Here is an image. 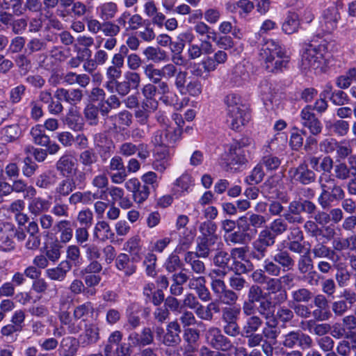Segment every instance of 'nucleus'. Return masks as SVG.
I'll return each instance as SVG.
<instances>
[{"instance_id":"obj_19","label":"nucleus","mask_w":356,"mask_h":356,"mask_svg":"<svg viewBox=\"0 0 356 356\" xmlns=\"http://www.w3.org/2000/svg\"><path fill=\"white\" fill-rule=\"evenodd\" d=\"M341 19L339 8L332 5L326 8L322 15V26L325 31L331 33L337 27V24Z\"/></svg>"},{"instance_id":"obj_43","label":"nucleus","mask_w":356,"mask_h":356,"mask_svg":"<svg viewBox=\"0 0 356 356\" xmlns=\"http://www.w3.org/2000/svg\"><path fill=\"white\" fill-rule=\"evenodd\" d=\"M261 191L268 198H280V192L277 189V181L273 177L267 179L261 186Z\"/></svg>"},{"instance_id":"obj_33","label":"nucleus","mask_w":356,"mask_h":356,"mask_svg":"<svg viewBox=\"0 0 356 356\" xmlns=\"http://www.w3.org/2000/svg\"><path fill=\"white\" fill-rule=\"evenodd\" d=\"M21 136V130L18 124L6 126L0 130V140L4 143H12Z\"/></svg>"},{"instance_id":"obj_14","label":"nucleus","mask_w":356,"mask_h":356,"mask_svg":"<svg viewBox=\"0 0 356 356\" xmlns=\"http://www.w3.org/2000/svg\"><path fill=\"white\" fill-rule=\"evenodd\" d=\"M136 152L138 157L142 160H146L150 155L147 145L140 143L138 145L131 142H124L119 145L118 153L121 156L130 157L134 156Z\"/></svg>"},{"instance_id":"obj_41","label":"nucleus","mask_w":356,"mask_h":356,"mask_svg":"<svg viewBox=\"0 0 356 356\" xmlns=\"http://www.w3.org/2000/svg\"><path fill=\"white\" fill-rule=\"evenodd\" d=\"M31 136L33 143L38 145H47L49 142V137L45 134L44 127L41 124H36L31 130Z\"/></svg>"},{"instance_id":"obj_42","label":"nucleus","mask_w":356,"mask_h":356,"mask_svg":"<svg viewBox=\"0 0 356 356\" xmlns=\"http://www.w3.org/2000/svg\"><path fill=\"white\" fill-rule=\"evenodd\" d=\"M143 54L148 60H152L156 63L168 59L167 52L159 47H148L144 50Z\"/></svg>"},{"instance_id":"obj_17","label":"nucleus","mask_w":356,"mask_h":356,"mask_svg":"<svg viewBox=\"0 0 356 356\" xmlns=\"http://www.w3.org/2000/svg\"><path fill=\"white\" fill-rule=\"evenodd\" d=\"M54 97L58 100H63L69 104L71 107H74L82 101L83 91L80 88L66 89L58 88L55 91Z\"/></svg>"},{"instance_id":"obj_4","label":"nucleus","mask_w":356,"mask_h":356,"mask_svg":"<svg viewBox=\"0 0 356 356\" xmlns=\"http://www.w3.org/2000/svg\"><path fill=\"white\" fill-rule=\"evenodd\" d=\"M327 52V43L321 40L319 44L312 40L302 53L300 67L304 72L322 68L325 63V55Z\"/></svg>"},{"instance_id":"obj_64","label":"nucleus","mask_w":356,"mask_h":356,"mask_svg":"<svg viewBox=\"0 0 356 356\" xmlns=\"http://www.w3.org/2000/svg\"><path fill=\"white\" fill-rule=\"evenodd\" d=\"M164 132L168 139L169 145H174L181 138L182 130L180 127H168L165 129Z\"/></svg>"},{"instance_id":"obj_6","label":"nucleus","mask_w":356,"mask_h":356,"mask_svg":"<svg viewBox=\"0 0 356 356\" xmlns=\"http://www.w3.org/2000/svg\"><path fill=\"white\" fill-rule=\"evenodd\" d=\"M316 209V205L309 200H294L289 203L283 217L289 224L300 225L305 222L302 213L313 215Z\"/></svg>"},{"instance_id":"obj_52","label":"nucleus","mask_w":356,"mask_h":356,"mask_svg":"<svg viewBox=\"0 0 356 356\" xmlns=\"http://www.w3.org/2000/svg\"><path fill=\"white\" fill-rule=\"evenodd\" d=\"M248 236V234L245 232H243L241 230L233 231L232 232L225 234L224 238L225 242L228 245H235V244H243L246 238Z\"/></svg>"},{"instance_id":"obj_34","label":"nucleus","mask_w":356,"mask_h":356,"mask_svg":"<svg viewBox=\"0 0 356 356\" xmlns=\"http://www.w3.org/2000/svg\"><path fill=\"white\" fill-rule=\"evenodd\" d=\"M115 234L111 230L108 223L104 220L99 221L94 229V236L100 241H105L113 239Z\"/></svg>"},{"instance_id":"obj_25","label":"nucleus","mask_w":356,"mask_h":356,"mask_svg":"<svg viewBox=\"0 0 356 356\" xmlns=\"http://www.w3.org/2000/svg\"><path fill=\"white\" fill-rule=\"evenodd\" d=\"M54 230L60 233L59 240L60 243H67L71 241L73 236L72 222L68 220H61L56 222Z\"/></svg>"},{"instance_id":"obj_55","label":"nucleus","mask_w":356,"mask_h":356,"mask_svg":"<svg viewBox=\"0 0 356 356\" xmlns=\"http://www.w3.org/2000/svg\"><path fill=\"white\" fill-rule=\"evenodd\" d=\"M100 31L106 37H115L120 33L119 26L111 20H103Z\"/></svg>"},{"instance_id":"obj_20","label":"nucleus","mask_w":356,"mask_h":356,"mask_svg":"<svg viewBox=\"0 0 356 356\" xmlns=\"http://www.w3.org/2000/svg\"><path fill=\"white\" fill-rule=\"evenodd\" d=\"M76 163L74 156L70 153L62 155L56 163V169L63 177L72 176Z\"/></svg>"},{"instance_id":"obj_35","label":"nucleus","mask_w":356,"mask_h":356,"mask_svg":"<svg viewBox=\"0 0 356 356\" xmlns=\"http://www.w3.org/2000/svg\"><path fill=\"white\" fill-rule=\"evenodd\" d=\"M92 196L93 199L98 198L96 194H92L90 191H76L74 193L72 192L69 195L68 202L72 206H76L78 204H90L92 201L91 198Z\"/></svg>"},{"instance_id":"obj_50","label":"nucleus","mask_w":356,"mask_h":356,"mask_svg":"<svg viewBox=\"0 0 356 356\" xmlns=\"http://www.w3.org/2000/svg\"><path fill=\"white\" fill-rule=\"evenodd\" d=\"M259 163L263 167L266 168L267 171H273L278 169L281 165L282 160L274 154H268L262 157Z\"/></svg>"},{"instance_id":"obj_36","label":"nucleus","mask_w":356,"mask_h":356,"mask_svg":"<svg viewBox=\"0 0 356 356\" xmlns=\"http://www.w3.org/2000/svg\"><path fill=\"white\" fill-rule=\"evenodd\" d=\"M12 187L13 191L17 193H23L24 198L33 197L36 195L35 188L31 185H28L22 179H17L13 181Z\"/></svg>"},{"instance_id":"obj_60","label":"nucleus","mask_w":356,"mask_h":356,"mask_svg":"<svg viewBox=\"0 0 356 356\" xmlns=\"http://www.w3.org/2000/svg\"><path fill=\"white\" fill-rule=\"evenodd\" d=\"M263 269L265 273H267L269 277H278L280 273L282 268L277 263L274 261L272 259L270 260L269 259H266L264 262Z\"/></svg>"},{"instance_id":"obj_56","label":"nucleus","mask_w":356,"mask_h":356,"mask_svg":"<svg viewBox=\"0 0 356 356\" xmlns=\"http://www.w3.org/2000/svg\"><path fill=\"white\" fill-rule=\"evenodd\" d=\"M144 74L154 84L159 82L163 78L161 69L156 68L153 64H148L144 67Z\"/></svg>"},{"instance_id":"obj_39","label":"nucleus","mask_w":356,"mask_h":356,"mask_svg":"<svg viewBox=\"0 0 356 356\" xmlns=\"http://www.w3.org/2000/svg\"><path fill=\"white\" fill-rule=\"evenodd\" d=\"M199 231L200 235L197 238L218 239V236L216 234L217 225L211 220L202 222L200 225Z\"/></svg>"},{"instance_id":"obj_23","label":"nucleus","mask_w":356,"mask_h":356,"mask_svg":"<svg viewBox=\"0 0 356 356\" xmlns=\"http://www.w3.org/2000/svg\"><path fill=\"white\" fill-rule=\"evenodd\" d=\"M273 259L277 264L283 271L293 270L295 266V261L290 252L284 249L277 250L272 256Z\"/></svg>"},{"instance_id":"obj_29","label":"nucleus","mask_w":356,"mask_h":356,"mask_svg":"<svg viewBox=\"0 0 356 356\" xmlns=\"http://www.w3.org/2000/svg\"><path fill=\"white\" fill-rule=\"evenodd\" d=\"M51 206V202L42 197H34L29 202L28 209L29 212L35 216H40L48 211Z\"/></svg>"},{"instance_id":"obj_12","label":"nucleus","mask_w":356,"mask_h":356,"mask_svg":"<svg viewBox=\"0 0 356 356\" xmlns=\"http://www.w3.org/2000/svg\"><path fill=\"white\" fill-rule=\"evenodd\" d=\"M302 125L308 129L313 136L320 134L323 129V125L314 112H312L310 106H305L300 114Z\"/></svg>"},{"instance_id":"obj_46","label":"nucleus","mask_w":356,"mask_h":356,"mask_svg":"<svg viewBox=\"0 0 356 356\" xmlns=\"http://www.w3.org/2000/svg\"><path fill=\"white\" fill-rule=\"evenodd\" d=\"M314 258H327L334 260L336 253L323 243H318L312 250Z\"/></svg>"},{"instance_id":"obj_11","label":"nucleus","mask_w":356,"mask_h":356,"mask_svg":"<svg viewBox=\"0 0 356 356\" xmlns=\"http://www.w3.org/2000/svg\"><path fill=\"white\" fill-rule=\"evenodd\" d=\"M283 345L289 348L298 346L300 349L305 350L312 346L313 341L310 336L303 333L302 331H293L284 336Z\"/></svg>"},{"instance_id":"obj_32","label":"nucleus","mask_w":356,"mask_h":356,"mask_svg":"<svg viewBox=\"0 0 356 356\" xmlns=\"http://www.w3.org/2000/svg\"><path fill=\"white\" fill-rule=\"evenodd\" d=\"M97 12L101 19L112 20L118 12V6L113 1L105 2L97 8Z\"/></svg>"},{"instance_id":"obj_44","label":"nucleus","mask_w":356,"mask_h":356,"mask_svg":"<svg viewBox=\"0 0 356 356\" xmlns=\"http://www.w3.org/2000/svg\"><path fill=\"white\" fill-rule=\"evenodd\" d=\"M231 260V256L225 250L218 248L212 257V262L214 266L222 268L229 269V263Z\"/></svg>"},{"instance_id":"obj_10","label":"nucleus","mask_w":356,"mask_h":356,"mask_svg":"<svg viewBox=\"0 0 356 356\" xmlns=\"http://www.w3.org/2000/svg\"><path fill=\"white\" fill-rule=\"evenodd\" d=\"M289 176L295 182L302 185H309L316 181V174L309 168L308 163L303 161L297 167L289 170Z\"/></svg>"},{"instance_id":"obj_1","label":"nucleus","mask_w":356,"mask_h":356,"mask_svg":"<svg viewBox=\"0 0 356 356\" xmlns=\"http://www.w3.org/2000/svg\"><path fill=\"white\" fill-rule=\"evenodd\" d=\"M259 57L266 70L273 73L286 69L290 61L285 49L273 40H264Z\"/></svg>"},{"instance_id":"obj_40","label":"nucleus","mask_w":356,"mask_h":356,"mask_svg":"<svg viewBox=\"0 0 356 356\" xmlns=\"http://www.w3.org/2000/svg\"><path fill=\"white\" fill-rule=\"evenodd\" d=\"M300 26L298 15L289 13L282 24V31L286 34H292L298 31Z\"/></svg>"},{"instance_id":"obj_59","label":"nucleus","mask_w":356,"mask_h":356,"mask_svg":"<svg viewBox=\"0 0 356 356\" xmlns=\"http://www.w3.org/2000/svg\"><path fill=\"white\" fill-rule=\"evenodd\" d=\"M55 183L54 177L51 176V172H45L40 174L35 180V185L41 188L47 189Z\"/></svg>"},{"instance_id":"obj_31","label":"nucleus","mask_w":356,"mask_h":356,"mask_svg":"<svg viewBox=\"0 0 356 356\" xmlns=\"http://www.w3.org/2000/svg\"><path fill=\"white\" fill-rule=\"evenodd\" d=\"M218 239L197 238L196 239V251L202 258H208L211 252L212 246L216 243Z\"/></svg>"},{"instance_id":"obj_49","label":"nucleus","mask_w":356,"mask_h":356,"mask_svg":"<svg viewBox=\"0 0 356 356\" xmlns=\"http://www.w3.org/2000/svg\"><path fill=\"white\" fill-rule=\"evenodd\" d=\"M220 302L222 304L232 307V312H239L240 307H236L238 296L232 290H226L219 297Z\"/></svg>"},{"instance_id":"obj_38","label":"nucleus","mask_w":356,"mask_h":356,"mask_svg":"<svg viewBox=\"0 0 356 356\" xmlns=\"http://www.w3.org/2000/svg\"><path fill=\"white\" fill-rule=\"evenodd\" d=\"M172 278L173 283L170 286V292L172 295L179 296L182 293L184 290L182 285L188 280L189 276L181 271L173 274Z\"/></svg>"},{"instance_id":"obj_7","label":"nucleus","mask_w":356,"mask_h":356,"mask_svg":"<svg viewBox=\"0 0 356 356\" xmlns=\"http://www.w3.org/2000/svg\"><path fill=\"white\" fill-rule=\"evenodd\" d=\"M86 185L84 174L78 172V169H75L72 176L64 177L56 185L54 190L55 200H60L63 197L69 196L76 189L83 190Z\"/></svg>"},{"instance_id":"obj_53","label":"nucleus","mask_w":356,"mask_h":356,"mask_svg":"<svg viewBox=\"0 0 356 356\" xmlns=\"http://www.w3.org/2000/svg\"><path fill=\"white\" fill-rule=\"evenodd\" d=\"M221 10L218 8H209L203 13L204 20L209 24H215L219 22L221 17ZM202 17V13L200 14Z\"/></svg>"},{"instance_id":"obj_54","label":"nucleus","mask_w":356,"mask_h":356,"mask_svg":"<svg viewBox=\"0 0 356 356\" xmlns=\"http://www.w3.org/2000/svg\"><path fill=\"white\" fill-rule=\"evenodd\" d=\"M22 3V0H3L1 7L5 10L11 8L13 14L20 16L24 14Z\"/></svg>"},{"instance_id":"obj_58","label":"nucleus","mask_w":356,"mask_h":356,"mask_svg":"<svg viewBox=\"0 0 356 356\" xmlns=\"http://www.w3.org/2000/svg\"><path fill=\"white\" fill-rule=\"evenodd\" d=\"M84 116L90 125H96L98 123V108L94 104H88L86 106Z\"/></svg>"},{"instance_id":"obj_15","label":"nucleus","mask_w":356,"mask_h":356,"mask_svg":"<svg viewBox=\"0 0 356 356\" xmlns=\"http://www.w3.org/2000/svg\"><path fill=\"white\" fill-rule=\"evenodd\" d=\"M98 160V155L93 149H86L80 152L79 161L83 168V170H78V172L84 174L86 181L88 177L95 173L93 165L97 163Z\"/></svg>"},{"instance_id":"obj_16","label":"nucleus","mask_w":356,"mask_h":356,"mask_svg":"<svg viewBox=\"0 0 356 356\" xmlns=\"http://www.w3.org/2000/svg\"><path fill=\"white\" fill-rule=\"evenodd\" d=\"M124 186L127 191L132 193L133 199L137 204L145 202L149 195V188L145 184H141L137 178L127 180Z\"/></svg>"},{"instance_id":"obj_28","label":"nucleus","mask_w":356,"mask_h":356,"mask_svg":"<svg viewBox=\"0 0 356 356\" xmlns=\"http://www.w3.org/2000/svg\"><path fill=\"white\" fill-rule=\"evenodd\" d=\"M72 266L67 261H63L56 268H49L46 270L47 276L52 280L63 281Z\"/></svg>"},{"instance_id":"obj_5","label":"nucleus","mask_w":356,"mask_h":356,"mask_svg":"<svg viewBox=\"0 0 356 356\" xmlns=\"http://www.w3.org/2000/svg\"><path fill=\"white\" fill-rule=\"evenodd\" d=\"M277 302L268 293H264L261 288L253 284L250 287L248 300L245 301L243 309L247 311L275 310Z\"/></svg>"},{"instance_id":"obj_57","label":"nucleus","mask_w":356,"mask_h":356,"mask_svg":"<svg viewBox=\"0 0 356 356\" xmlns=\"http://www.w3.org/2000/svg\"><path fill=\"white\" fill-rule=\"evenodd\" d=\"M136 33L138 38L146 42H150L156 38V33L154 29L150 26V23L148 20L145 22V25H144L143 29L138 31Z\"/></svg>"},{"instance_id":"obj_8","label":"nucleus","mask_w":356,"mask_h":356,"mask_svg":"<svg viewBox=\"0 0 356 356\" xmlns=\"http://www.w3.org/2000/svg\"><path fill=\"white\" fill-rule=\"evenodd\" d=\"M277 237L267 227L259 232L257 238L252 242V250L250 257L252 260L260 261L267 254L268 248L273 247L276 243Z\"/></svg>"},{"instance_id":"obj_27","label":"nucleus","mask_w":356,"mask_h":356,"mask_svg":"<svg viewBox=\"0 0 356 356\" xmlns=\"http://www.w3.org/2000/svg\"><path fill=\"white\" fill-rule=\"evenodd\" d=\"M332 250L336 252H341L346 250H356V235H351L348 238L337 237L333 239Z\"/></svg>"},{"instance_id":"obj_63","label":"nucleus","mask_w":356,"mask_h":356,"mask_svg":"<svg viewBox=\"0 0 356 356\" xmlns=\"http://www.w3.org/2000/svg\"><path fill=\"white\" fill-rule=\"evenodd\" d=\"M312 293L307 289L301 288L292 292V298L296 302H307L312 299Z\"/></svg>"},{"instance_id":"obj_22","label":"nucleus","mask_w":356,"mask_h":356,"mask_svg":"<svg viewBox=\"0 0 356 356\" xmlns=\"http://www.w3.org/2000/svg\"><path fill=\"white\" fill-rule=\"evenodd\" d=\"M115 266L118 270L123 272L125 276H131L136 270L134 259H131L125 253H120L117 256Z\"/></svg>"},{"instance_id":"obj_9","label":"nucleus","mask_w":356,"mask_h":356,"mask_svg":"<svg viewBox=\"0 0 356 356\" xmlns=\"http://www.w3.org/2000/svg\"><path fill=\"white\" fill-rule=\"evenodd\" d=\"M206 342L214 350L220 352H229L234 348L229 339L222 334L218 327H211L205 332Z\"/></svg>"},{"instance_id":"obj_13","label":"nucleus","mask_w":356,"mask_h":356,"mask_svg":"<svg viewBox=\"0 0 356 356\" xmlns=\"http://www.w3.org/2000/svg\"><path fill=\"white\" fill-rule=\"evenodd\" d=\"M248 152L245 149L229 148L227 159V166L232 172L241 170L248 163Z\"/></svg>"},{"instance_id":"obj_18","label":"nucleus","mask_w":356,"mask_h":356,"mask_svg":"<svg viewBox=\"0 0 356 356\" xmlns=\"http://www.w3.org/2000/svg\"><path fill=\"white\" fill-rule=\"evenodd\" d=\"M59 318L74 333L79 332L86 325L84 313H60Z\"/></svg>"},{"instance_id":"obj_62","label":"nucleus","mask_w":356,"mask_h":356,"mask_svg":"<svg viewBox=\"0 0 356 356\" xmlns=\"http://www.w3.org/2000/svg\"><path fill=\"white\" fill-rule=\"evenodd\" d=\"M124 81L131 90H138L141 81L140 75L134 71L127 72L124 74Z\"/></svg>"},{"instance_id":"obj_2","label":"nucleus","mask_w":356,"mask_h":356,"mask_svg":"<svg viewBox=\"0 0 356 356\" xmlns=\"http://www.w3.org/2000/svg\"><path fill=\"white\" fill-rule=\"evenodd\" d=\"M321 192L318 202L323 209H328L334 202L344 199L346 193L337 181L330 174H321L318 177Z\"/></svg>"},{"instance_id":"obj_37","label":"nucleus","mask_w":356,"mask_h":356,"mask_svg":"<svg viewBox=\"0 0 356 356\" xmlns=\"http://www.w3.org/2000/svg\"><path fill=\"white\" fill-rule=\"evenodd\" d=\"M79 339L74 337H67L63 339L60 348L65 356H74L77 352Z\"/></svg>"},{"instance_id":"obj_47","label":"nucleus","mask_w":356,"mask_h":356,"mask_svg":"<svg viewBox=\"0 0 356 356\" xmlns=\"http://www.w3.org/2000/svg\"><path fill=\"white\" fill-rule=\"evenodd\" d=\"M350 168L340 161H337L334 166V178L337 180L345 181L350 177Z\"/></svg>"},{"instance_id":"obj_26","label":"nucleus","mask_w":356,"mask_h":356,"mask_svg":"<svg viewBox=\"0 0 356 356\" xmlns=\"http://www.w3.org/2000/svg\"><path fill=\"white\" fill-rule=\"evenodd\" d=\"M202 258L198 254L188 251L184 254V261L188 264L192 271L197 274H203L206 271L204 263L200 259Z\"/></svg>"},{"instance_id":"obj_61","label":"nucleus","mask_w":356,"mask_h":356,"mask_svg":"<svg viewBox=\"0 0 356 356\" xmlns=\"http://www.w3.org/2000/svg\"><path fill=\"white\" fill-rule=\"evenodd\" d=\"M147 20L144 19L139 14L131 15L128 21V26L126 27L127 31H134L145 25Z\"/></svg>"},{"instance_id":"obj_30","label":"nucleus","mask_w":356,"mask_h":356,"mask_svg":"<svg viewBox=\"0 0 356 356\" xmlns=\"http://www.w3.org/2000/svg\"><path fill=\"white\" fill-rule=\"evenodd\" d=\"M79 339L80 343L83 347L97 343L99 339V328L95 325H90L86 327Z\"/></svg>"},{"instance_id":"obj_3","label":"nucleus","mask_w":356,"mask_h":356,"mask_svg":"<svg viewBox=\"0 0 356 356\" xmlns=\"http://www.w3.org/2000/svg\"><path fill=\"white\" fill-rule=\"evenodd\" d=\"M227 105V122L233 130H239L250 120L247 107L241 103V97L236 94H229L225 99Z\"/></svg>"},{"instance_id":"obj_48","label":"nucleus","mask_w":356,"mask_h":356,"mask_svg":"<svg viewBox=\"0 0 356 356\" xmlns=\"http://www.w3.org/2000/svg\"><path fill=\"white\" fill-rule=\"evenodd\" d=\"M297 267L298 272L302 275H305L307 272L314 269L313 260L309 254V250L305 254L300 256L297 262Z\"/></svg>"},{"instance_id":"obj_24","label":"nucleus","mask_w":356,"mask_h":356,"mask_svg":"<svg viewBox=\"0 0 356 356\" xmlns=\"http://www.w3.org/2000/svg\"><path fill=\"white\" fill-rule=\"evenodd\" d=\"M179 325L176 322H170L168 325L167 332L164 334L162 343L167 346H176L181 342Z\"/></svg>"},{"instance_id":"obj_51","label":"nucleus","mask_w":356,"mask_h":356,"mask_svg":"<svg viewBox=\"0 0 356 356\" xmlns=\"http://www.w3.org/2000/svg\"><path fill=\"white\" fill-rule=\"evenodd\" d=\"M265 172L263 166L259 163L250 172V175L246 177L245 181L249 185H254L259 184L264 179Z\"/></svg>"},{"instance_id":"obj_21","label":"nucleus","mask_w":356,"mask_h":356,"mask_svg":"<svg viewBox=\"0 0 356 356\" xmlns=\"http://www.w3.org/2000/svg\"><path fill=\"white\" fill-rule=\"evenodd\" d=\"M63 122L68 128L74 131H81L84 126L83 119L75 107L69 108L67 113L63 118Z\"/></svg>"},{"instance_id":"obj_45","label":"nucleus","mask_w":356,"mask_h":356,"mask_svg":"<svg viewBox=\"0 0 356 356\" xmlns=\"http://www.w3.org/2000/svg\"><path fill=\"white\" fill-rule=\"evenodd\" d=\"M288 222L285 220V218H277L274 219L269 225L266 227L268 230L276 237L282 235L288 229Z\"/></svg>"}]
</instances>
